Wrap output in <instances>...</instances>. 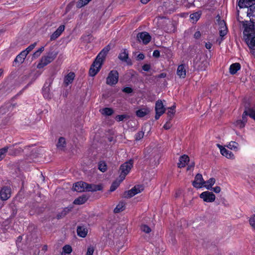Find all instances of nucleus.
I'll return each instance as SVG.
<instances>
[{
	"label": "nucleus",
	"mask_w": 255,
	"mask_h": 255,
	"mask_svg": "<svg viewBox=\"0 0 255 255\" xmlns=\"http://www.w3.org/2000/svg\"><path fill=\"white\" fill-rule=\"evenodd\" d=\"M96 186L93 184H88L83 181L75 183L73 186V189L79 192L95 191Z\"/></svg>",
	"instance_id": "obj_1"
},
{
	"label": "nucleus",
	"mask_w": 255,
	"mask_h": 255,
	"mask_svg": "<svg viewBox=\"0 0 255 255\" xmlns=\"http://www.w3.org/2000/svg\"><path fill=\"white\" fill-rule=\"evenodd\" d=\"M57 53L54 51L48 52L46 55L42 56L37 65L38 69H41L53 61L56 57Z\"/></svg>",
	"instance_id": "obj_2"
},
{
	"label": "nucleus",
	"mask_w": 255,
	"mask_h": 255,
	"mask_svg": "<svg viewBox=\"0 0 255 255\" xmlns=\"http://www.w3.org/2000/svg\"><path fill=\"white\" fill-rule=\"evenodd\" d=\"M109 46L105 47L97 56V73L101 69L102 66L104 63L105 57L110 50Z\"/></svg>",
	"instance_id": "obj_3"
},
{
	"label": "nucleus",
	"mask_w": 255,
	"mask_h": 255,
	"mask_svg": "<svg viewBox=\"0 0 255 255\" xmlns=\"http://www.w3.org/2000/svg\"><path fill=\"white\" fill-rule=\"evenodd\" d=\"M133 166V161L129 160V161L125 162L120 167L121 173L120 175V178L121 181H123L125 178L126 176L129 172Z\"/></svg>",
	"instance_id": "obj_4"
},
{
	"label": "nucleus",
	"mask_w": 255,
	"mask_h": 255,
	"mask_svg": "<svg viewBox=\"0 0 255 255\" xmlns=\"http://www.w3.org/2000/svg\"><path fill=\"white\" fill-rule=\"evenodd\" d=\"M119 80V73L116 70H112L108 74L106 79L108 85L113 86L116 85Z\"/></svg>",
	"instance_id": "obj_5"
},
{
	"label": "nucleus",
	"mask_w": 255,
	"mask_h": 255,
	"mask_svg": "<svg viewBox=\"0 0 255 255\" xmlns=\"http://www.w3.org/2000/svg\"><path fill=\"white\" fill-rule=\"evenodd\" d=\"M200 198L206 202H213L216 199V196L212 192L204 191L200 194Z\"/></svg>",
	"instance_id": "obj_6"
},
{
	"label": "nucleus",
	"mask_w": 255,
	"mask_h": 255,
	"mask_svg": "<svg viewBox=\"0 0 255 255\" xmlns=\"http://www.w3.org/2000/svg\"><path fill=\"white\" fill-rule=\"evenodd\" d=\"M143 189V188L142 186H135L133 188L125 193V197L126 198H131L135 195L141 192Z\"/></svg>",
	"instance_id": "obj_7"
},
{
	"label": "nucleus",
	"mask_w": 255,
	"mask_h": 255,
	"mask_svg": "<svg viewBox=\"0 0 255 255\" xmlns=\"http://www.w3.org/2000/svg\"><path fill=\"white\" fill-rule=\"evenodd\" d=\"M11 196V189L7 186L3 187L0 190V198L2 200L5 201Z\"/></svg>",
	"instance_id": "obj_8"
},
{
	"label": "nucleus",
	"mask_w": 255,
	"mask_h": 255,
	"mask_svg": "<svg viewBox=\"0 0 255 255\" xmlns=\"http://www.w3.org/2000/svg\"><path fill=\"white\" fill-rule=\"evenodd\" d=\"M205 184V181L204 180L202 175L201 174H197L194 179V180L192 182L193 186L196 188H202Z\"/></svg>",
	"instance_id": "obj_9"
},
{
	"label": "nucleus",
	"mask_w": 255,
	"mask_h": 255,
	"mask_svg": "<svg viewBox=\"0 0 255 255\" xmlns=\"http://www.w3.org/2000/svg\"><path fill=\"white\" fill-rule=\"evenodd\" d=\"M137 39L139 42H142L144 44H146L151 40V36L146 32L139 33L137 35Z\"/></svg>",
	"instance_id": "obj_10"
},
{
	"label": "nucleus",
	"mask_w": 255,
	"mask_h": 255,
	"mask_svg": "<svg viewBox=\"0 0 255 255\" xmlns=\"http://www.w3.org/2000/svg\"><path fill=\"white\" fill-rule=\"evenodd\" d=\"M218 147L219 148L220 150V152L222 155L225 156L226 158L234 159L235 157L234 154L230 150H227L226 148L222 146L220 144H217Z\"/></svg>",
	"instance_id": "obj_11"
},
{
	"label": "nucleus",
	"mask_w": 255,
	"mask_h": 255,
	"mask_svg": "<svg viewBox=\"0 0 255 255\" xmlns=\"http://www.w3.org/2000/svg\"><path fill=\"white\" fill-rule=\"evenodd\" d=\"M52 82L53 80L52 79H49L48 85L46 86L47 83H46L43 88V95L45 99H49L51 98L50 87L52 83Z\"/></svg>",
	"instance_id": "obj_12"
},
{
	"label": "nucleus",
	"mask_w": 255,
	"mask_h": 255,
	"mask_svg": "<svg viewBox=\"0 0 255 255\" xmlns=\"http://www.w3.org/2000/svg\"><path fill=\"white\" fill-rule=\"evenodd\" d=\"M247 16L249 17L252 23H255V3L248 8Z\"/></svg>",
	"instance_id": "obj_13"
},
{
	"label": "nucleus",
	"mask_w": 255,
	"mask_h": 255,
	"mask_svg": "<svg viewBox=\"0 0 255 255\" xmlns=\"http://www.w3.org/2000/svg\"><path fill=\"white\" fill-rule=\"evenodd\" d=\"M65 29V26L64 25H61L56 30L52 33L50 36V40L51 41L57 39L62 33Z\"/></svg>",
	"instance_id": "obj_14"
},
{
	"label": "nucleus",
	"mask_w": 255,
	"mask_h": 255,
	"mask_svg": "<svg viewBox=\"0 0 255 255\" xmlns=\"http://www.w3.org/2000/svg\"><path fill=\"white\" fill-rule=\"evenodd\" d=\"M177 75L180 78H185L186 75V70L185 65L181 64L178 66L177 69Z\"/></svg>",
	"instance_id": "obj_15"
},
{
	"label": "nucleus",
	"mask_w": 255,
	"mask_h": 255,
	"mask_svg": "<svg viewBox=\"0 0 255 255\" xmlns=\"http://www.w3.org/2000/svg\"><path fill=\"white\" fill-rule=\"evenodd\" d=\"M149 112L150 110L148 108L143 107L136 111V115L138 118H143L148 115Z\"/></svg>",
	"instance_id": "obj_16"
},
{
	"label": "nucleus",
	"mask_w": 255,
	"mask_h": 255,
	"mask_svg": "<svg viewBox=\"0 0 255 255\" xmlns=\"http://www.w3.org/2000/svg\"><path fill=\"white\" fill-rule=\"evenodd\" d=\"M255 0H239L238 5L240 8L250 7L251 5L254 4Z\"/></svg>",
	"instance_id": "obj_17"
},
{
	"label": "nucleus",
	"mask_w": 255,
	"mask_h": 255,
	"mask_svg": "<svg viewBox=\"0 0 255 255\" xmlns=\"http://www.w3.org/2000/svg\"><path fill=\"white\" fill-rule=\"evenodd\" d=\"M77 233L80 237L85 238L88 234V229L83 226H78L77 228Z\"/></svg>",
	"instance_id": "obj_18"
},
{
	"label": "nucleus",
	"mask_w": 255,
	"mask_h": 255,
	"mask_svg": "<svg viewBox=\"0 0 255 255\" xmlns=\"http://www.w3.org/2000/svg\"><path fill=\"white\" fill-rule=\"evenodd\" d=\"M75 75L74 72H70L64 78V83L65 86L72 83L74 79Z\"/></svg>",
	"instance_id": "obj_19"
},
{
	"label": "nucleus",
	"mask_w": 255,
	"mask_h": 255,
	"mask_svg": "<svg viewBox=\"0 0 255 255\" xmlns=\"http://www.w3.org/2000/svg\"><path fill=\"white\" fill-rule=\"evenodd\" d=\"M189 161V157L186 155H183L180 157L178 166L179 168H182L186 166Z\"/></svg>",
	"instance_id": "obj_20"
},
{
	"label": "nucleus",
	"mask_w": 255,
	"mask_h": 255,
	"mask_svg": "<svg viewBox=\"0 0 255 255\" xmlns=\"http://www.w3.org/2000/svg\"><path fill=\"white\" fill-rule=\"evenodd\" d=\"M155 112H157L159 113H164L165 111V108H164L161 100H158L156 101L155 106Z\"/></svg>",
	"instance_id": "obj_21"
},
{
	"label": "nucleus",
	"mask_w": 255,
	"mask_h": 255,
	"mask_svg": "<svg viewBox=\"0 0 255 255\" xmlns=\"http://www.w3.org/2000/svg\"><path fill=\"white\" fill-rule=\"evenodd\" d=\"M247 122V118L246 117V115L243 114L242 116V120H239L236 121L234 124L236 127L242 128H244L245 126L246 123Z\"/></svg>",
	"instance_id": "obj_22"
},
{
	"label": "nucleus",
	"mask_w": 255,
	"mask_h": 255,
	"mask_svg": "<svg viewBox=\"0 0 255 255\" xmlns=\"http://www.w3.org/2000/svg\"><path fill=\"white\" fill-rule=\"evenodd\" d=\"M27 55L25 54V51H22L16 57L14 60V63H17L19 64L22 63Z\"/></svg>",
	"instance_id": "obj_23"
},
{
	"label": "nucleus",
	"mask_w": 255,
	"mask_h": 255,
	"mask_svg": "<svg viewBox=\"0 0 255 255\" xmlns=\"http://www.w3.org/2000/svg\"><path fill=\"white\" fill-rule=\"evenodd\" d=\"M73 209L72 206H69L65 208L60 213L57 215V218L60 219L64 217Z\"/></svg>",
	"instance_id": "obj_24"
},
{
	"label": "nucleus",
	"mask_w": 255,
	"mask_h": 255,
	"mask_svg": "<svg viewBox=\"0 0 255 255\" xmlns=\"http://www.w3.org/2000/svg\"><path fill=\"white\" fill-rule=\"evenodd\" d=\"M220 35L221 37H223L227 33V28L226 26L225 22L224 21H221L220 22Z\"/></svg>",
	"instance_id": "obj_25"
},
{
	"label": "nucleus",
	"mask_w": 255,
	"mask_h": 255,
	"mask_svg": "<svg viewBox=\"0 0 255 255\" xmlns=\"http://www.w3.org/2000/svg\"><path fill=\"white\" fill-rule=\"evenodd\" d=\"M88 200V197L86 195H83L75 199L73 203L75 205H82L85 203Z\"/></svg>",
	"instance_id": "obj_26"
},
{
	"label": "nucleus",
	"mask_w": 255,
	"mask_h": 255,
	"mask_svg": "<svg viewBox=\"0 0 255 255\" xmlns=\"http://www.w3.org/2000/svg\"><path fill=\"white\" fill-rule=\"evenodd\" d=\"M240 68L241 65L239 63L232 64L230 67V73L233 75L235 74L240 69Z\"/></svg>",
	"instance_id": "obj_27"
},
{
	"label": "nucleus",
	"mask_w": 255,
	"mask_h": 255,
	"mask_svg": "<svg viewBox=\"0 0 255 255\" xmlns=\"http://www.w3.org/2000/svg\"><path fill=\"white\" fill-rule=\"evenodd\" d=\"M215 179L214 178H211L207 181H205V184L204 185V187H205L207 189H211L212 186L215 183Z\"/></svg>",
	"instance_id": "obj_28"
},
{
	"label": "nucleus",
	"mask_w": 255,
	"mask_h": 255,
	"mask_svg": "<svg viewBox=\"0 0 255 255\" xmlns=\"http://www.w3.org/2000/svg\"><path fill=\"white\" fill-rule=\"evenodd\" d=\"M66 145V140L65 138L63 137H60L59 139L58 143L57 144V147L58 148L60 149H63V148L65 147Z\"/></svg>",
	"instance_id": "obj_29"
},
{
	"label": "nucleus",
	"mask_w": 255,
	"mask_h": 255,
	"mask_svg": "<svg viewBox=\"0 0 255 255\" xmlns=\"http://www.w3.org/2000/svg\"><path fill=\"white\" fill-rule=\"evenodd\" d=\"M125 209V204L124 202L119 203L114 209V212L115 213H119Z\"/></svg>",
	"instance_id": "obj_30"
},
{
	"label": "nucleus",
	"mask_w": 255,
	"mask_h": 255,
	"mask_svg": "<svg viewBox=\"0 0 255 255\" xmlns=\"http://www.w3.org/2000/svg\"><path fill=\"white\" fill-rule=\"evenodd\" d=\"M102 115L105 116H111L114 113V111L111 108H105L100 110Z\"/></svg>",
	"instance_id": "obj_31"
},
{
	"label": "nucleus",
	"mask_w": 255,
	"mask_h": 255,
	"mask_svg": "<svg viewBox=\"0 0 255 255\" xmlns=\"http://www.w3.org/2000/svg\"><path fill=\"white\" fill-rule=\"evenodd\" d=\"M96 58L94 60L93 63L90 68L89 74V76L93 77L96 75Z\"/></svg>",
	"instance_id": "obj_32"
},
{
	"label": "nucleus",
	"mask_w": 255,
	"mask_h": 255,
	"mask_svg": "<svg viewBox=\"0 0 255 255\" xmlns=\"http://www.w3.org/2000/svg\"><path fill=\"white\" fill-rule=\"evenodd\" d=\"M98 169L102 172H105L107 170V165L105 161H100L98 163Z\"/></svg>",
	"instance_id": "obj_33"
},
{
	"label": "nucleus",
	"mask_w": 255,
	"mask_h": 255,
	"mask_svg": "<svg viewBox=\"0 0 255 255\" xmlns=\"http://www.w3.org/2000/svg\"><path fill=\"white\" fill-rule=\"evenodd\" d=\"M229 149L237 151L239 149V144L234 141H231L227 146Z\"/></svg>",
	"instance_id": "obj_34"
},
{
	"label": "nucleus",
	"mask_w": 255,
	"mask_h": 255,
	"mask_svg": "<svg viewBox=\"0 0 255 255\" xmlns=\"http://www.w3.org/2000/svg\"><path fill=\"white\" fill-rule=\"evenodd\" d=\"M243 114L246 115V117L247 118V116H249L255 121V111L254 110L251 109H248V110L245 111Z\"/></svg>",
	"instance_id": "obj_35"
},
{
	"label": "nucleus",
	"mask_w": 255,
	"mask_h": 255,
	"mask_svg": "<svg viewBox=\"0 0 255 255\" xmlns=\"http://www.w3.org/2000/svg\"><path fill=\"white\" fill-rule=\"evenodd\" d=\"M9 148V147L6 146L0 149V161L4 158Z\"/></svg>",
	"instance_id": "obj_36"
},
{
	"label": "nucleus",
	"mask_w": 255,
	"mask_h": 255,
	"mask_svg": "<svg viewBox=\"0 0 255 255\" xmlns=\"http://www.w3.org/2000/svg\"><path fill=\"white\" fill-rule=\"evenodd\" d=\"M122 181H121V179H120V180H116L112 184L110 191V192H113L120 185L121 182Z\"/></svg>",
	"instance_id": "obj_37"
},
{
	"label": "nucleus",
	"mask_w": 255,
	"mask_h": 255,
	"mask_svg": "<svg viewBox=\"0 0 255 255\" xmlns=\"http://www.w3.org/2000/svg\"><path fill=\"white\" fill-rule=\"evenodd\" d=\"M22 151L23 149L20 147H19L18 148H12V149H10L9 154L10 155H16L20 153Z\"/></svg>",
	"instance_id": "obj_38"
},
{
	"label": "nucleus",
	"mask_w": 255,
	"mask_h": 255,
	"mask_svg": "<svg viewBox=\"0 0 255 255\" xmlns=\"http://www.w3.org/2000/svg\"><path fill=\"white\" fill-rule=\"evenodd\" d=\"M246 43L251 49H253L255 47V36L253 37L251 39L246 40Z\"/></svg>",
	"instance_id": "obj_39"
},
{
	"label": "nucleus",
	"mask_w": 255,
	"mask_h": 255,
	"mask_svg": "<svg viewBox=\"0 0 255 255\" xmlns=\"http://www.w3.org/2000/svg\"><path fill=\"white\" fill-rule=\"evenodd\" d=\"M91 0H79L76 4L77 8H81L87 4Z\"/></svg>",
	"instance_id": "obj_40"
},
{
	"label": "nucleus",
	"mask_w": 255,
	"mask_h": 255,
	"mask_svg": "<svg viewBox=\"0 0 255 255\" xmlns=\"http://www.w3.org/2000/svg\"><path fill=\"white\" fill-rule=\"evenodd\" d=\"M201 15V13L199 12H196L195 13H193L190 15V18L194 22H196L197 20L199 19Z\"/></svg>",
	"instance_id": "obj_41"
},
{
	"label": "nucleus",
	"mask_w": 255,
	"mask_h": 255,
	"mask_svg": "<svg viewBox=\"0 0 255 255\" xmlns=\"http://www.w3.org/2000/svg\"><path fill=\"white\" fill-rule=\"evenodd\" d=\"M72 251V247L70 245H65L63 247V252L61 255L64 254H70Z\"/></svg>",
	"instance_id": "obj_42"
},
{
	"label": "nucleus",
	"mask_w": 255,
	"mask_h": 255,
	"mask_svg": "<svg viewBox=\"0 0 255 255\" xmlns=\"http://www.w3.org/2000/svg\"><path fill=\"white\" fill-rule=\"evenodd\" d=\"M175 105H174L168 109L167 115L170 117V118H172L173 117L175 113Z\"/></svg>",
	"instance_id": "obj_43"
},
{
	"label": "nucleus",
	"mask_w": 255,
	"mask_h": 255,
	"mask_svg": "<svg viewBox=\"0 0 255 255\" xmlns=\"http://www.w3.org/2000/svg\"><path fill=\"white\" fill-rule=\"evenodd\" d=\"M128 58V54L124 50V51L121 52L119 55V58L122 61H126Z\"/></svg>",
	"instance_id": "obj_44"
},
{
	"label": "nucleus",
	"mask_w": 255,
	"mask_h": 255,
	"mask_svg": "<svg viewBox=\"0 0 255 255\" xmlns=\"http://www.w3.org/2000/svg\"><path fill=\"white\" fill-rule=\"evenodd\" d=\"M36 45V43L34 42V43L30 45L27 48H26L25 50L23 51H25V53L26 55H27L32 50L34 49V48Z\"/></svg>",
	"instance_id": "obj_45"
},
{
	"label": "nucleus",
	"mask_w": 255,
	"mask_h": 255,
	"mask_svg": "<svg viewBox=\"0 0 255 255\" xmlns=\"http://www.w3.org/2000/svg\"><path fill=\"white\" fill-rule=\"evenodd\" d=\"M140 229L142 232L147 234L149 233L151 231V229L146 225H141Z\"/></svg>",
	"instance_id": "obj_46"
},
{
	"label": "nucleus",
	"mask_w": 255,
	"mask_h": 255,
	"mask_svg": "<svg viewBox=\"0 0 255 255\" xmlns=\"http://www.w3.org/2000/svg\"><path fill=\"white\" fill-rule=\"evenodd\" d=\"M129 117L127 115H118L116 117L115 119L118 122H121L124 121L126 119L128 118Z\"/></svg>",
	"instance_id": "obj_47"
},
{
	"label": "nucleus",
	"mask_w": 255,
	"mask_h": 255,
	"mask_svg": "<svg viewBox=\"0 0 255 255\" xmlns=\"http://www.w3.org/2000/svg\"><path fill=\"white\" fill-rule=\"evenodd\" d=\"M143 136L144 132L142 131H140L135 135V138L136 140H139L142 139L143 137Z\"/></svg>",
	"instance_id": "obj_48"
},
{
	"label": "nucleus",
	"mask_w": 255,
	"mask_h": 255,
	"mask_svg": "<svg viewBox=\"0 0 255 255\" xmlns=\"http://www.w3.org/2000/svg\"><path fill=\"white\" fill-rule=\"evenodd\" d=\"M243 25L245 27L244 33H248L252 31L253 25H251L249 27H248L247 24L245 22L243 23Z\"/></svg>",
	"instance_id": "obj_49"
},
{
	"label": "nucleus",
	"mask_w": 255,
	"mask_h": 255,
	"mask_svg": "<svg viewBox=\"0 0 255 255\" xmlns=\"http://www.w3.org/2000/svg\"><path fill=\"white\" fill-rule=\"evenodd\" d=\"M250 224L252 228L255 230V215L252 216L250 219Z\"/></svg>",
	"instance_id": "obj_50"
},
{
	"label": "nucleus",
	"mask_w": 255,
	"mask_h": 255,
	"mask_svg": "<svg viewBox=\"0 0 255 255\" xmlns=\"http://www.w3.org/2000/svg\"><path fill=\"white\" fill-rule=\"evenodd\" d=\"M94 252L93 247H89L88 248L87 252L86 255H93Z\"/></svg>",
	"instance_id": "obj_51"
},
{
	"label": "nucleus",
	"mask_w": 255,
	"mask_h": 255,
	"mask_svg": "<svg viewBox=\"0 0 255 255\" xmlns=\"http://www.w3.org/2000/svg\"><path fill=\"white\" fill-rule=\"evenodd\" d=\"M123 91L126 93H130L132 92V89L130 87H125L123 89Z\"/></svg>",
	"instance_id": "obj_52"
},
{
	"label": "nucleus",
	"mask_w": 255,
	"mask_h": 255,
	"mask_svg": "<svg viewBox=\"0 0 255 255\" xmlns=\"http://www.w3.org/2000/svg\"><path fill=\"white\" fill-rule=\"evenodd\" d=\"M216 193H219L221 191V188L219 186H216L211 188Z\"/></svg>",
	"instance_id": "obj_53"
},
{
	"label": "nucleus",
	"mask_w": 255,
	"mask_h": 255,
	"mask_svg": "<svg viewBox=\"0 0 255 255\" xmlns=\"http://www.w3.org/2000/svg\"><path fill=\"white\" fill-rule=\"evenodd\" d=\"M150 69V66L148 64H144L142 66V69L145 71H148Z\"/></svg>",
	"instance_id": "obj_54"
},
{
	"label": "nucleus",
	"mask_w": 255,
	"mask_h": 255,
	"mask_svg": "<svg viewBox=\"0 0 255 255\" xmlns=\"http://www.w3.org/2000/svg\"><path fill=\"white\" fill-rule=\"evenodd\" d=\"M171 127V124L170 122H167L163 126V128L165 129H169Z\"/></svg>",
	"instance_id": "obj_55"
},
{
	"label": "nucleus",
	"mask_w": 255,
	"mask_h": 255,
	"mask_svg": "<svg viewBox=\"0 0 255 255\" xmlns=\"http://www.w3.org/2000/svg\"><path fill=\"white\" fill-rule=\"evenodd\" d=\"M153 56L155 57H158L160 56V52L158 50H154L153 52Z\"/></svg>",
	"instance_id": "obj_56"
},
{
	"label": "nucleus",
	"mask_w": 255,
	"mask_h": 255,
	"mask_svg": "<svg viewBox=\"0 0 255 255\" xmlns=\"http://www.w3.org/2000/svg\"><path fill=\"white\" fill-rule=\"evenodd\" d=\"M40 54H41V53H40L37 50L33 53V57L34 58H36L38 57L40 55Z\"/></svg>",
	"instance_id": "obj_57"
},
{
	"label": "nucleus",
	"mask_w": 255,
	"mask_h": 255,
	"mask_svg": "<svg viewBox=\"0 0 255 255\" xmlns=\"http://www.w3.org/2000/svg\"><path fill=\"white\" fill-rule=\"evenodd\" d=\"M137 58L138 60H143L144 58V55L142 53H139L137 56Z\"/></svg>",
	"instance_id": "obj_58"
},
{
	"label": "nucleus",
	"mask_w": 255,
	"mask_h": 255,
	"mask_svg": "<svg viewBox=\"0 0 255 255\" xmlns=\"http://www.w3.org/2000/svg\"><path fill=\"white\" fill-rule=\"evenodd\" d=\"M163 114V113H159L157 112H156V114H155V119L156 120H158L159 117Z\"/></svg>",
	"instance_id": "obj_59"
},
{
	"label": "nucleus",
	"mask_w": 255,
	"mask_h": 255,
	"mask_svg": "<svg viewBox=\"0 0 255 255\" xmlns=\"http://www.w3.org/2000/svg\"><path fill=\"white\" fill-rule=\"evenodd\" d=\"M212 46V44L211 43H210V42L206 43L205 47L207 49H210L211 48Z\"/></svg>",
	"instance_id": "obj_60"
},
{
	"label": "nucleus",
	"mask_w": 255,
	"mask_h": 255,
	"mask_svg": "<svg viewBox=\"0 0 255 255\" xmlns=\"http://www.w3.org/2000/svg\"><path fill=\"white\" fill-rule=\"evenodd\" d=\"M166 76V74L164 73H162L160 74H159L158 76H157V77L158 78H165Z\"/></svg>",
	"instance_id": "obj_61"
},
{
	"label": "nucleus",
	"mask_w": 255,
	"mask_h": 255,
	"mask_svg": "<svg viewBox=\"0 0 255 255\" xmlns=\"http://www.w3.org/2000/svg\"><path fill=\"white\" fill-rule=\"evenodd\" d=\"M201 33L200 31H196L194 34V37L196 38H198L200 37Z\"/></svg>",
	"instance_id": "obj_62"
},
{
	"label": "nucleus",
	"mask_w": 255,
	"mask_h": 255,
	"mask_svg": "<svg viewBox=\"0 0 255 255\" xmlns=\"http://www.w3.org/2000/svg\"><path fill=\"white\" fill-rule=\"evenodd\" d=\"M103 188V187L101 185H97V190H101Z\"/></svg>",
	"instance_id": "obj_63"
},
{
	"label": "nucleus",
	"mask_w": 255,
	"mask_h": 255,
	"mask_svg": "<svg viewBox=\"0 0 255 255\" xmlns=\"http://www.w3.org/2000/svg\"><path fill=\"white\" fill-rule=\"evenodd\" d=\"M44 50V47H41L39 48L37 51L39 52L40 53H41Z\"/></svg>",
	"instance_id": "obj_64"
}]
</instances>
